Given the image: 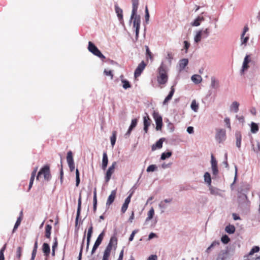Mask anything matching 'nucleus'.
<instances>
[{"instance_id": "1", "label": "nucleus", "mask_w": 260, "mask_h": 260, "mask_svg": "<svg viewBox=\"0 0 260 260\" xmlns=\"http://www.w3.org/2000/svg\"><path fill=\"white\" fill-rule=\"evenodd\" d=\"M168 77L167 70L162 63L158 68V75L157 76V81L159 84L165 85L168 81Z\"/></svg>"}, {"instance_id": "2", "label": "nucleus", "mask_w": 260, "mask_h": 260, "mask_svg": "<svg viewBox=\"0 0 260 260\" xmlns=\"http://www.w3.org/2000/svg\"><path fill=\"white\" fill-rule=\"evenodd\" d=\"M41 175H43L45 180L47 181H49L50 180L51 175L49 166H44L41 169L37 176V180H39V177H40Z\"/></svg>"}, {"instance_id": "3", "label": "nucleus", "mask_w": 260, "mask_h": 260, "mask_svg": "<svg viewBox=\"0 0 260 260\" xmlns=\"http://www.w3.org/2000/svg\"><path fill=\"white\" fill-rule=\"evenodd\" d=\"M88 49L90 52L100 58H105V56L101 53L95 45L90 41L88 42Z\"/></svg>"}, {"instance_id": "4", "label": "nucleus", "mask_w": 260, "mask_h": 260, "mask_svg": "<svg viewBox=\"0 0 260 260\" xmlns=\"http://www.w3.org/2000/svg\"><path fill=\"white\" fill-rule=\"evenodd\" d=\"M117 165V162L116 161H114L112 162V165L109 167L107 170L106 175H105V181L106 182H108L110 180L112 175L114 173L115 171V168Z\"/></svg>"}, {"instance_id": "5", "label": "nucleus", "mask_w": 260, "mask_h": 260, "mask_svg": "<svg viewBox=\"0 0 260 260\" xmlns=\"http://www.w3.org/2000/svg\"><path fill=\"white\" fill-rule=\"evenodd\" d=\"M153 117L156 123V129L157 131L160 130L162 126V120L161 116L158 112L154 111L153 113Z\"/></svg>"}, {"instance_id": "6", "label": "nucleus", "mask_w": 260, "mask_h": 260, "mask_svg": "<svg viewBox=\"0 0 260 260\" xmlns=\"http://www.w3.org/2000/svg\"><path fill=\"white\" fill-rule=\"evenodd\" d=\"M146 66V63H145L144 61H142L140 64H139L138 66L135 71L134 76L135 78H137L141 75V73L145 69Z\"/></svg>"}, {"instance_id": "7", "label": "nucleus", "mask_w": 260, "mask_h": 260, "mask_svg": "<svg viewBox=\"0 0 260 260\" xmlns=\"http://www.w3.org/2000/svg\"><path fill=\"white\" fill-rule=\"evenodd\" d=\"M211 163L213 174L215 175H216L218 173L217 162L213 154L211 155Z\"/></svg>"}, {"instance_id": "8", "label": "nucleus", "mask_w": 260, "mask_h": 260, "mask_svg": "<svg viewBox=\"0 0 260 260\" xmlns=\"http://www.w3.org/2000/svg\"><path fill=\"white\" fill-rule=\"evenodd\" d=\"M216 139L219 143H221L225 139V131L224 129L219 130L216 135Z\"/></svg>"}, {"instance_id": "9", "label": "nucleus", "mask_w": 260, "mask_h": 260, "mask_svg": "<svg viewBox=\"0 0 260 260\" xmlns=\"http://www.w3.org/2000/svg\"><path fill=\"white\" fill-rule=\"evenodd\" d=\"M116 189L113 190L111 192L106 202L107 206H109L113 203L116 198Z\"/></svg>"}, {"instance_id": "10", "label": "nucleus", "mask_w": 260, "mask_h": 260, "mask_svg": "<svg viewBox=\"0 0 260 260\" xmlns=\"http://www.w3.org/2000/svg\"><path fill=\"white\" fill-rule=\"evenodd\" d=\"M251 61L250 56L249 55H246L244 59L242 72L243 73L245 71H246L249 68L248 63Z\"/></svg>"}, {"instance_id": "11", "label": "nucleus", "mask_w": 260, "mask_h": 260, "mask_svg": "<svg viewBox=\"0 0 260 260\" xmlns=\"http://www.w3.org/2000/svg\"><path fill=\"white\" fill-rule=\"evenodd\" d=\"M144 130L146 133H147L148 127L151 124V119H150L148 114L146 116L144 117Z\"/></svg>"}, {"instance_id": "12", "label": "nucleus", "mask_w": 260, "mask_h": 260, "mask_svg": "<svg viewBox=\"0 0 260 260\" xmlns=\"http://www.w3.org/2000/svg\"><path fill=\"white\" fill-rule=\"evenodd\" d=\"M92 233H93V226H92V224H91L90 227L88 229V232H87V246H86L87 249L89 247L91 238L92 237Z\"/></svg>"}, {"instance_id": "13", "label": "nucleus", "mask_w": 260, "mask_h": 260, "mask_svg": "<svg viewBox=\"0 0 260 260\" xmlns=\"http://www.w3.org/2000/svg\"><path fill=\"white\" fill-rule=\"evenodd\" d=\"M81 194H80L79 198L78 201V209H77V216L76 218V224L77 225L78 224V219L81 213Z\"/></svg>"}, {"instance_id": "14", "label": "nucleus", "mask_w": 260, "mask_h": 260, "mask_svg": "<svg viewBox=\"0 0 260 260\" xmlns=\"http://www.w3.org/2000/svg\"><path fill=\"white\" fill-rule=\"evenodd\" d=\"M42 251L47 258L49 256L50 253V246L48 243H44L43 244Z\"/></svg>"}, {"instance_id": "15", "label": "nucleus", "mask_w": 260, "mask_h": 260, "mask_svg": "<svg viewBox=\"0 0 260 260\" xmlns=\"http://www.w3.org/2000/svg\"><path fill=\"white\" fill-rule=\"evenodd\" d=\"M117 238L115 236H113L111 237L108 245L113 247L114 250H115L117 247Z\"/></svg>"}, {"instance_id": "16", "label": "nucleus", "mask_w": 260, "mask_h": 260, "mask_svg": "<svg viewBox=\"0 0 260 260\" xmlns=\"http://www.w3.org/2000/svg\"><path fill=\"white\" fill-rule=\"evenodd\" d=\"M133 4V10L132 12V17L133 18L136 14H137L138 5L139 0H132Z\"/></svg>"}, {"instance_id": "17", "label": "nucleus", "mask_w": 260, "mask_h": 260, "mask_svg": "<svg viewBox=\"0 0 260 260\" xmlns=\"http://www.w3.org/2000/svg\"><path fill=\"white\" fill-rule=\"evenodd\" d=\"M175 92V88L173 86H172L171 88V90L169 93V94L167 95V96L165 98V100L163 102L164 105H166L167 103L170 101Z\"/></svg>"}, {"instance_id": "18", "label": "nucleus", "mask_w": 260, "mask_h": 260, "mask_svg": "<svg viewBox=\"0 0 260 260\" xmlns=\"http://www.w3.org/2000/svg\"><path fill=\"white\" fill-rule=\"evenodd\" d=\"M115 10L116 13L117 14V17L120 21H123V11L122 10L119 8L118 5H116L115 6Z\"/></svg>"}, {"instance_id": "19", "label": "nucleus", "mask_w": 260, "mask_h": 260, "mask_svg": "<svg viewBox=\"0 0 260 260\" xmlns=\"http://www.w3.org/2000/svg\"><path fill=\"white\" fill-rule=\"evenodd\" d=\"M108 158L106 152L103 153V159H102V168L103 170H105L108 165Z\"/></svg>"}, {"instance_id": "20", "label": "nucleus", "mask_w": 260, "mask_h": 260, "mask_svg": "<svg viewBox=\"0 0 260 260\" xmlns=\"http://www.w3.org/2000/svg\"><path fill=\"white\" fill-rule=\"evenodd\" d=\"M37 170H38V167H36L34 169V170H33V171L31 172V177H30V181H29V187H28V190H29L30 189V188H31V187L32 186L34 181L35 179V177L36 176Z\"/></svg>"}, {"instance_id": "21", "label": "nucleus", "mask_w": 260, "mask_h": 260, "mask_svg": "<svg viewBox=\"0 0 260 260\" xmlns=\"http://www.w3.org/2000/svg\"><path fill=\"white\" fill-rule=\"evenodd\" d=\"M162 143H163L162 139H160L158 141L156 142V143L155 144H153L152 146V150L154 151L157 148H158V149L161 148L162 146Z\"/></svg>"}, {"instance_id": "22", "label": "nucleus", "mask_w": 260, "mask_h": 260, "mask_svg": "<svg viewBox=\"0 0 260 260\" xmlns=\"http://www.w3.org/2000/svg\"><path fill=\"white\" fill-rule=\"evenodd\" d=\"M93 212L95 213L96 211L97 208V196L96 188H94L93 191Z\"/></svg>"}, {"instance_id": "23", "label": "nucleus", "mask_w": 260, "mask_h": 260, "mask_svg": "<svg viewBox=\"0 0 260 260\" xmlns=\"http://www.w3.org/2000/svg\"><path fill=\"white\" fill-rule=\"evenodd\" d=\"M188 60L186 58H183L179 61V68L180 70H183L185 67L188 64Z\"/></svg>"}, {"instance_id": "24", "label": "nucleus", "mask_w": 260, "mask_h": 260, "mask_svg": "<svg viewBox=\"0 0 260 260\" xmlns=\"http://www.w3.org/2000/svg\"><path fill=\"white\" fill-rule=\"evenodd\" d=\"M52 229V226L50 224H47L45 226V237L48 238L50 239L51 237V231Z\"/></svg>"}, {"instance_id": "25", "label": "nucleus", "mask_w": 260, "mask_h": 260, "mask_svg": "<svg viewBox=\"0 0 260 260\" xmlns=\"http://www.w3.org/2000/svg\"><path fill=\"white\" fill-rule=\"evenodd\" d=\"M235 136L236 139V146L238 148H240L241 147L242 140V136L241 133L240 132H236Z\"/></svg>"}, {"instance_id": "26", "label": "nucleus", "mask_w": 260, "mask_h": 260, "mask_svg": "<svg viewBox=\"0 0 260 260\" xmlns=\"http://www.w3.org/2000/svg\"><path fill=\"white\" fill-rule=\"evenodd\" d=\"M191 80L195 84H198L202 82V78L200 75H194L191 77Z\"/></svg>"}, {"instance_id": "27", "label": "nucleus", "mask_w": 260, "mask_h": 260, "mask_svg": "<svg viewBox=\"0 0 260 260\" xmlns=\"http://www.w3.org/2000/svg\"><path fill=\"white\" fill-rule=\"evenodd\" d=\"M22 216H23V212H22V211H21L20 213V216L17 218V220L15 224L14 227L13 228V232H14L15 230H16L18 228V227L19 226V225L20 224V223H21L22 219Z\"/></svg>"}, {"instance_id": "28", "label": "nucleus", "mask_w": 260, "mask_h": 260, "mask_svg": "<svg viewBox=\"0 0 260 260\" xmlns=\"http://www.w3.org/2000/svg\"><path fill=\"white\" fill-rule=\"evenodd\" d=\"M204 20V18L203 17H198L194 21L191 23V25L194 26H198L200 25V23L202 21Z\"/></svg>"}, {"instance_id": "29", "label": "nucleus", "mask_w": 260, "mask_h": 260, "mask_svg": "<svg viewBox=\"0 0 260 260\" xmlns=\"http://www.w3.org/2000/svg\"><path fill=\"white\" fill-rule=\"evenodd\" d=\"M225 231L228 234H233L235 232V227L234 225L229 224L225 227Z\"/></svg>"}, {"instance_id": "30", "label": "nucleus", "mask_w": 260, "mask_h": 260, "mask_svg": "<svg viewBox=\"0 0 260 260\" xmlns=\"http://www.w3.org/2000/svg\"><path fill=\"white\" fill-rule=\"evenodd\" d=\"M259 127L257 125L255 122H252L251 123V132L252 133L255 134L258 131Z\"/></svg>"}, {"instance_id": "31", "label": "nucleus", "mask_w": 260, "mask_h": 260, "mask_svg": "<svg viewBox=\"0 0 260 260\" xmlns=\"http://www.w3.org/2000/svg\"><path fill=\"white\" fill-rule=\"evenodd\" d=\"M154 215V210L153 208H151L147 213V217L146 219V222L151 220Z\"/></svg>"}, {"instance_id": "32", "label": "nucleus", "mask_w": 260, "mask_h": 260, "mask_svg": "<svg viewBox=\"0 0 260 260\" xmlns=\"http://www.w3.org/2000/svg\"><path fill=\"white\" fill-rule=\"evenodd\" d=\"M211 86L213 88H217L219 87V82L214 77L211 78Z\"/></svg>"}, {"instance_id": "33", "label": "nucleus", "mask_w": 260, "mask_h": 260, "mask_svg": "<svg viewBox=\"0 0 260 260\" xmlns=\"http://www.w3.org/2000/svg\"><path fill=\"white\" fill-rule=\"evenodd\" d=\"M67 160L68 164L74 162L73 156V153L71 151H69L67 153Z\"/></svg>"}, {"instance_id": "34", "label": "nucleus", "mask_w": 260, "mask_h": 260, "mask_svg": "<svg viewBox=\"0 0 260 260\" xmlns=\"http://www.w3.org/2000/svg\"><path fill=\"white\" fill-rule=\"evenodd\" d=\"M239 104L237 102H234L231 106V110H234L237 113L239 110Z\"/></svg>"}, {"instance_id": "35", "label": "nucleus", "mask_w": 260, "mask_h": 260, "mask_svg": "<svg viewBox=\"0 0 260 260\" xmlns=\"http://www.w3.org/2000/svg\"><path fill=\"white\" fill-rule=\"evenodd\" d=\"M117 132L115 131H113L112 135L110 137L111 143L112 146H113L116 142Z\"/></svg>"}, {"instance_id": "36", "label": "nucleus", "mask_w": 260, "mask_h": 260, "mask_svg": "<svg viewBox=\"0 0 260 260\" xmlns=\"http://www.w3.org/2000/svg\"><path fill=\"white\" fill-rule=\"evenodd\" d=\"M202 38H203L202 37V30H201L197 32V35L194 37L195 42L199 43L201 41Z\"/></svg>"}, {"instance_id": "37", "label": "nucleus", "mask_w": 260, "mask_h": 260, "mask_svg": "<svg viewBox=\"0 0 260 260\" xmlns=\"http://www.w3.org/2000/svg\"><path fill=\"white\" fill-rule=\"evenodd\" d=\"M7 247V244H5L4 246L0 250V260H5L4 252Z\"/></svg>"}, {"instance_id": "38", "label": "nucleus", "mask_w": 260, "mask_h": 260, "mask_svg": "<svg viewBox=\"0 0 260 260\" xmlns=\"http://www.w3.org/2000/svg\"><path fill=\"white\" fill-rule=\"evenodd\" d=\"M172 201V199H165V200L160 202L159 206L161 208H165L166 207L165 203H169Z\"/></svg>"}, {"instance_id": "39", "label": "nucleus", "mask_w": 260, "mask_h": 260, "mask_svg": "<svg viewBox=\"0 0 260 260\" xmlns=\"http://www.w3.org/2000/svg\"><path fill=\"white\" fill-rule=\"evenodd\" d=\"M191 108L194 112H197L199 109V105L197 103L196 100H193L191 104Z\"/></svg>"}, {"instance_id": "40", "label": "nucleus", "mask_w": 260, "mask_h": 260, "mask_svg": "<svg viewBox=\"0 0 260 260\" xmlns=\"http://www.w3.org/2000/svg\"><path fill=\"white\" fill-rule=\"evenodd\" d=\"M252 149L255 152L258 153L260 151V142L257 141L255 146L252 144Z\"/></svg>"}, {"instance_id": "41", "label": "nucleus", "mask_w": 260, "mask_h": 260, "mask_svg": "<svg viewBox=\"0 0 260 260\" xmlns=\"http://www.w3.org/2000/svg\"><path fill=\"white\" fill-rule=\"evenodd\" d=\"M22 252V248L20 246L17 247L16 251V257L18 258V260H20Z\"/></svg>"}, {"instance_id": "42", "label": "nucleus", "mask_w": 260, "mask_h": 260, "mask_svg": "<svg viewBox=\"0 0 260 260\" xmlns=\"http://www.w3.org/2000/svg\"><path fill=\"white\" fill-rule=\"evenodd\" d=\"M131 19H134L133 23L134 24H140L141 23L140 16L139 15H137L136 14L133 18L131 16Z\"/></svg>"}, {"instance_id": "43", "label": "nucleus", "mask_w": 260, "mask_h": 260, "mask_svg": "<svg viewBox=\"0 0 260 260\" xmlns=\"http://www.w3.org/2000/svg\"><path fill=\"white\" fill-rule=\"evenodd\" d=\"M85 233H86V232H84V235L83 236V238L82 240V245H81V249H80V252H79V256H78V260H81V259H82L83 246L84 241L85 239Z\"/></svg>"}, {"instance_id": "44", "label": "nucleus", "mask_w": 260, "mask_h": 260, "mask_svg": "<svg viewBox=\"0 0 260 260\" xmlns=\"http://www.w3.org/2000/svg\"><path fill=\"white\" fill-rule=\"evenodd\" d=\"M121 82L122 83V87L123 88L126 89L128 88H130L131 85L129 82L126 80H122Z\"/></svg>"}, {"instance_id": "45", "label": "nucleus", "mask_w": 260, "mask_h": 260, "mask_svg": "<svg viewBox=\"0 0 260 260\" xmlns=\"http://www.w3.org/2000/svg\"><path fill=\"white\" fill-rule=\"evenodd\" d=\"M259 250V247L258 246H255L253 247L251 249V250L250 251V252L248 253V255H252L254 253L258 252Z\"/></svg>"}, {"instance_id": "46", "label": "nucleus", "mask_w": 260, "mask_h": 260, "mask_svg": "<svg viewBox=\"0 0 260 260\" xmlns=\"http://www.w3.org/2000/svg\"><path fill=\"white\" fill-rule=\"evenodd\" d=\"M133 27L136 28V40L138 39L139 33V29L140 27V24H134L133 23Z\"/></svg>"}, {"instance_id": "47", "label": "nucleus", "mask_w": 260, "mask_h": 260, "mask_svg": "<svg viewBox=\"0 0 260 260\" xmlns=\"http://www.w3.org/2000/svg\"><path fill=\"white\" fill-rule=\"evenodd\" d=\"M171 155H172L171 152H164L162 153V154L161 155V159L162 160H165L167 158L170 157Z\"/></svg>"}, {"instance_id": "48", "label": "nucleus", "mask_w": 260, "mask_h": 260, "mask_svg": "<svg viewBox=\"0 0 260 260\" xmlns=\"http://www.w3.org/2000/svg\"><path fill=\"white\" fill-rule=\"evenodd\" d=\"M204 179L206 182H207L209 184L211 183V176H210V174L209 173L206 172L205 173Z\"/></svg>"}, {"instance_id": "49", "label": "nucleus", "mask_w": 260, "mask_h": 260, "mask_svg": "<svg viewBox=\"0 0 260 260\" xmlns=\"http://www.w3.org/2000/svg\"><path fill=\"white\" fill-rule=\"evenodd\" d=\"M112 249H113V247H112L110 245L108 244L104 252V253L110 255Z\"/></svg>"}, {"instance_id": "50", "label": "nucleus", "mask_w": 260, "mask_h": 260, "mask_svg": "<svg viewBox=\"0 0 260 260\" xmlns=\"http://www.w3.org/2000/svg\"><path fill=\"white\" fill-rule=\"evenodd\" d=\"M221 241L223 243L227 244L230 241V239L226 235H224L221 237Z\"/></svg>"}, {"instance_id": "51", "label": "nucleus", "mask_w": 260, "mask_h": 260, "mask_svg": "<svg viewBox=\"0 0 260 260\" xmlns=\"http://www.w3.org/2000/svg\"><path fill=\"white\" fill-rule=\"evenodd\" d=\"M101 244V243H100V242L95 241L91 250V254H93L95 252V251H96V250L97 249V248Z\"/></svg>"}, {"instance_id": "52", "label": "nucleus", "mask_w": 260, "mask_h": 260, "mask_svg": "<svg viewBox=\"0 0 260 260\" xmlns=\"http://www.w3.org/2000/svg\"><path fill=\"white\" fill-rule=\"evenodd\" d=\"M101 244V243H100V242L95 241L91 250V254H93L95 252V251H96V250L97 249V248Z\"/></svg>"}, {"instance_id": "53", "label": "nucleus", "mask_w": 260, "mask_h": 260, "mask_svg": "<svg viewBox=\"0 0 260 260\" xmlns=\"http://www.w3.org/2000/svg\"><path fill=\"white\" fill-rule=\"evenodd\" d=\"M79 171L78 169L76 170V185L77 186H78L80 183V177H79Z\"/></svg>"}, {"instance_id": "54", "label": "nucleus", "mask_w": 260, "mask_h": 260, "mask_svg": "<svg viewBox=\"0 0 260 260\" xmlns=\"http://www.w3.org/2000/svg\"><path fill=\"white\" fill-rule=\"evenodd\" d=\"M209 35V28H206L204 30H202V37L203 38H207Z\"/></svg>"}, {"instance_id": "55", "label": "nucleus", "mask_w": 260, "mask_h": 260, "mask_svg": "<svg viewBox=\"0 0 260 260\" xmlns=\"http://www.w3.org/2000/svg\"><path fill=\"white\" fill-rule=\"evenodd\" d=\"M105 236V232L103 231L98 236V238L96 239V241L98 242H100V243H102L104 237Z\"/></svg>"}, {"instance_id": "56", "label": "nucleus", "mask_w": 260, "mask_h": 260, "mask_svg": "<svg viewBox=\"0 0 260 260\" xmlns=\"http://www.w3.org/2000/svg\"><path fill=\"white\" fill-rule=\"evenodd\" d=\"M157 167L155 165H151L147 169V172H153L156 169Z\"/></svg>"}, {"instance_id": "57", "label": "nucleus", "mask_w": 260, "mask_h": 260, "mask_svg": "<svg viewBox=\"0 0 260 260\" xmlns=\"http://www.w3.org/2000/svg\"><path fill=\"white\" fill-rule=\"evenodd\" d=\"M173 56H174V55L172 52H168L167 53V55L166 56V58L169 60L170 63H171V60L173 58Z\"/></svg>"}, {"instance_id": "58", "label": "nucleus", "mask_w": 260, "mask_h": 260, "mask_svg": "<svg viewBox=\"0 0 260 260\" xmlns=\"http://www.w3.org/2000/svg\"><path fill=\"white\" fill-rule=\"evenodd\" d=\"M137 122H138V120L136 118L132 119L131 124L129 127L132 129L134 128L136 126V125L137 124Z\"/></svg>"}, {"instance_id": "59", "label": "nucleus", "mask_w": 260, "mask_h": 260, "mask_svg": "<svg viewBox=\"0 0 260 260\" xmlns=\"http://www.w3.org/2000/svg\"><path fill=\"white\" fill-rule=\"evenodd\" d=\"M128 204H126L125 203H123V204L122 205V206L121 207V211L122 213H124L125 212V211H126V210L128 208Z\"/></svg>"}, {"instance_id": "60", "label": "nucleus", "mask_w": 260, "mask_h": 260, "mask_svg": "<svg viewBox=\"0 0 260 260\" xmlns=\"http://www.w3.org/2000/svg\"><path fill=\"white\" fill-rule=\"evenodd\" d=\"M146 55L148 56L150 59H152V53L149 50L148 46H146Z\"/></svg>"}, {"instance_id": "61", "label": "nucleus", "mask_w": 260, "mask_h": 260, "mask_svg": "<svg viewBox=\"0 0 260 260\" xmlns=\"http://www.w3.org/2000/svg\"><path fill=\"white\" fill-rule=\"evenodd\" d=\"M104 73L105 75L109 76H110L111 79H113V75L112 71H107L106 70H105Z\"/></svg>"}, {"instance_id": "62", "label": "nucleus", "mask_w": 260, "mask_h": 260, "mask_svg": "<svg viewBox=\"0 0 260 260\" xmlns=\"http://www.w3.org/2000/svg\"><path fill=\"white\" fill-rule=\"evenodd\" d=\"M241 40L242 44L246 45L247 41L249 40V37L248 36H246V37L244 36V37L243 38L241 37Z\"/></svg>"}, {"instance_id": "63", "label": "nucleus", "mask_w": 260, "mask_h": 260, "mask_svg": "<svg viewBox=\"0 0 260 260\" xmlns=\"http://www.w3.org/2000/svg\"><path fill=\"white\" fill-rule=\"evenodd\" d=\"M149 19V14L147 6L145 7V19L146 21H148Z\"/></svg>"}, {"instance_id": "64", "label": "nucleus", "mask_w": 260, "mask_h": 260, "mask_svg": "<svg viewBox=\"0 0 260 260\" xmlns=\"http://www.w3.org/2000/svg\"><path fill=\"white\" fill-rule=\"evenodd\" d=\"M137 230H134L133 231L132 233L131 234V235H130V237L129 238V241H132L133 240L134 236H135V234L137 233Z\"/></svg>"}]
</instances>
